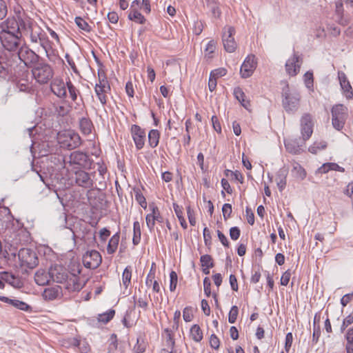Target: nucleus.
<instances>
[{"mask_svg":"<svg viewBox=\"0 0 353 353\" xmlns=\"http://www.w3.org/2000/svg\"><path fill=\"white\" fill-rule=\"evenodd\" d=\"M18 57L28 67H30L32 64H36L39 59V55L27 46L20 48Z\"/></svg>","mask_w":353,"mask_h":353,"instance_id":"nucleus-10","label":"nucleus"},{"mask_svg":"<svg viewBox=\"0 0 353 353\" xmlns=\"http://www.w3.org/2000/svg\"><path fill=\"white\" fill-rule=\"evenodd\" d=\"M241 231L237 227H232L230 230V236L232 240H237L240 236Z\"/></svg>","mask_w":353,"mask_h":353,"instance_id":"nucleus-55","label":"nucleus"},{"mask_svg":"<svg viewBox=\"0 0 353 353\" xmlns=\"http://www.w3.org/2000/svg\"><path fill=\"white\" fill-rule=\"evenodd\" d=\"M331 113L333 128L339 131L342 130L347 117V107L343 104H336L332 107Z\"/></svg>","mask_w":353,"mask_h":353,"instance_id":"nucleus-4","label":"nucleus"},{"mask_svg":"<svg viewBox=\"0 0 353 353\" xmlns=\"http://www.w3.org/2000/svg\"><path fill=\"white\" fill-rule=\"evenodd\" d=\"M61 296L62 290L59 285L46 288L43 293L44 299L48 301H53L57 299H59L61 297Z\"/></svg>","mask_w":353,"mask_h":353,"instance_id":"nucleus-22","label":"nucleus"},{"mask_svg":"<svg viewBox=\"0 0 353 353\" xmlns=\"http://www.w3.org/2000/svg\"><path fill=\"white\" fill-rule=\"evenodd\" d=\"M210 286H211V283H210L209 278L205 277L203 279V289H204V292L207 296H210L211 294Z\"/></svg>","mask_w":353,"mask_h":353,"instance_id":"nucleus-57","label":"nucleus"},{"mask_svg":"<svg viewBox=\"0 0 353 353\" xmlns=\"http://www.w3.org/2000/svg\"><path fill=\"white\" fill-rule=\"evenodd\" d=\"M22 23V19L18 21L14 17H9L1 24V31L9 32L11 34H21L20 27Z\"/></svg>","mask_w":353,"mask_h":353,"instance_id":"nucleus-16","label":"nucleus"},{"mask_svg":"<svg viewBox=\"0 0 353 353\" xmlns=\"http://www.w3.org/2000/svg\"><path fill=\"white\" fill-rule=\"evenodd\" d=\"M131 277L132 270L130 268L126 267L122 275V282L125 288H128L129 284L130 283Z\"/></svg>","mask_w":353,"mask_h":353,"instance_id":"nucleus-41","label":"nucleus"},{"mask_svg":"<svg viewBox=\"0 0 353 353\" xmlns=\"http://www.w3.org/2000/svg\"><path fill=\"white\" fill-rule=\"evenodd\" d=\"M75 175L74 179L76 184L85 189H92L94 185V181L91 179L89 173L79 169L73 171Z\"/></svg>","mask_w":353,"mask_h":353,"instance_id":"nucleus-14","label":"nucleus"},{"mask_svg":"<svg viewBox=\"0 0 353 353\" xmlns=\"http://www.w3.org/2000/svg\"><path fill=\"white\" fill-rule=\"evenodd\" d=\"M35 80L40 84L47 83L52 79L54 72L51 66L46 63L37 62L32 69Z\"/></svg>","mask_w":353,"mask_h":353,"instance_id":"nucleus-3","label":"nucleus"},{"mask_svg":"<svg viewBox=\"0 0 353 353\" xmlns=\"http://www.w3.org/2000/svg\"><path fill=\"white\" fill-rule=\"evenodd\" d=\"M101 261V256L96 250L88 251L83 256V263L87 268L96 269L100 265Z\"/></svg>","mask_w":353,"mask_h":353,"instance_id":"nucleus-11","label":"nucleus"},{"mask_svg":"<svg viewBox=\"0 0 353 353\" xmlns=\"http://www.w3.org/2000/svg\"><path fill=\"white\" fill-rule=\"evenodd\" d=\"M30 40L32 43H39L46 52L51 48L50 42L46 32L39 26L31 27Z\"/></svg>","mask_w":353,"mask_h":353,"instance_id":"nucleus-7","label":"nucleus"},{"mask_svg":"<svg viewBox=\"0 0 353 353\" xmlns=\"http://www.w3.org/2000/svg\"><path fill=\"white\" fill-rule=\"evenodd\" d=\"M19 265L23 270L33 269L39 264L37 254L32 249L21 248L18 252Z\"/></svg>","mask_w":353,"mask_h":353,"instance_id":"nucleus-2","label":"nucleus"},{"mask_svg":"<svg viewBox=\"0 0 353 353\" xmlns=\"http://www.w3.org/2000/svg\"><path fill=\"white\" fill-rule=\"evenodd\" d=\"M327 147V143L324 141H316L309 147L308 150L312 154H316L320 150H324Z\"/></svg>","mask_w":353,"mask_h":353,"instance_id":"nucleus-35","label":"nucleus"},{"mask_svg":"<svg viewBox=\"0 0 353 353\" xmlns=\"http://www.w3.org/2000/svg\"><path fill=\"white\" fill-rule=\"evenodd\" d=\"M210 346L217 350L219 347L220 341L219 338L215 334H212L210 339Z\"/></svg>","mask_w":353,"mask_h":353,"instance_id":"nucleus-58","label":"nucleus"},{"mask_svg":"<svg viewBox=\"0 0 353 353\" xmlns=\"http://www.w3.org/2000/svg\"><path fill=\"white\" fill-rule=\"evenodd\" d=\"M330 170H336L341 172H344L345 169L335 163H325L323 164L319 169L318 172L321 174H325Z\"/></svg>","mask_w":353,"mask_h":353,"instance_id":"nucleus-28","label":"nucleus"},{"mask_svg":"<svg viewBox=\"0 0 353 353\" xmlns=\"http://www.w3.org/2000/svg\"><path fill=\"white\" fill-rule=\"evenodd\" d=\"M128 18L131 21H134L139 23H143L145 21L144 17L137 10H132L129 14Z\"/></svg>","mask_w":353,"mask_h":353,"instance_id":"nucleus-36","label":"nucleus"},{"mask_svg":"<svg viewBox=\"0 0 353 353\" xmlns=\"http://www.w3.org/2000/svg\"><path fill=\"white\" fill-rule=\"evenodd\" d=\"M183 318L185 322H190L193 319V314L192 308L190 307H186L183 311Z\"/></svg>","mask_w":353,"mask_h":353,"instance_id":"nucleus-50","label":"nucleus"},{"mask_svg":"<svg viewBox=\"0 0 353 353\" xmlns=\"http://www.w3.org/2000/svg\"><path fill=\"white\" fill-rule=\"evenodd\" d=\"M234 94L242 106L248 110L250 107V101L246 99V96L242 89L240 88H236L234 90Z\"/></svg>","mask_w":353,"mask_h":353,"instance_id":"nucleus-27","label":"nucleus"},{"mask_svg":"<svg viewBox=\"0 0 353 353\" xmlns=\"http://www.w3.org/2000/svg\"><path fill=\"white\" fill-rule=\"evenodd\" d=\"M131 132L136 148L138 150L143 148L145 140V132L137 125H133L131 128Z\"/></svg>","mask_w":353,"mask_h":353,"instance_id":"nucleus-18","label":"nucleus"},{"mask_svg":"<svg viewBox=\"0 0 353 353\" xmlns=\"http://www.w3.org/2000/svg\"><path fill=\"white\" fill-rule=\"evenodd\" d=\"M160 133L157 130H151L148 133V142L150 147L156 148L159 142Z\"/></svg>","mask_w":353,"mask_h":353,"instance_id":"nucleus-32","label":"nucleus"},{"mask_svg":"<svg viewBox=\"0 0 353 353\" xmlns=\"http://www.w3.org/2000/svg\"><path fill=\"white\" fill-rule=\"evenodd\" d=\"M232 211V205L230 204L225 203L223 205L222 212L225 220H227L228 218H230Z\"/></svg>","mask_w":353,"mask_h":353,"instance_id":"nucleus-52","label":"nucleus"},{"mask_svg":"<svg viewBox=\"0 0 353 353\" xmlns=\"http://www.w3.org/2000/svg\"><path fill=\"white\" fill-rule=\"evenodd\" d=\"M200 261L202 267L212 268L214 266L212 258L209 254H205L201 256Z\"/></svg>","mask_w":353,"mask_h":353,"instance_id":"nucleus-43","label":"nucleus"},{"mask_svg":"<svg viewBox=\"0 0 353 353\" xmlns=\"http://www.w3.org/2000/svg\"><path fill=\"white\" fill-rule=\"evenodd\" d=\"M63 162L64 168L68 170L73 165H78L80 168H85L90 165L88 156L80 151L72 152L68 159L63 160Z\"/></svg>","mask_w":353,"mask_h":353,"instance_id":"nucleus-5","label":"nucleus"},{"mask_svg":"<svg viewBox=\"0 0 353 353\" xmlns=\"http://www.w3.org/2000/svg\"><path fill=\"white\" fill-rule=\"evenodd\" d=\"M239 314V308L237 306L234 305L231 307V310L228 315V321L230 323H234L236 321Z\"/></svg>","mask_w":353,"mask_h":353,"instance_id":"nucleus-45","label":"nucleus"},{"mask_svg":"<svg viewBox=\"0 0 353 353\" xmlns=\"http://www.w3.org/2000/svg\"><path fill=\"white\" fill-rule=\"evenodd\" d=\"M12 305L23 311H29L31 309L30 306L28 304L17 299L12 300Z\"/></svg>","mask_w":353,"mask_h":353,"instance_id":"nucleus-44","label":"nucleus"},{"mask_svg":"<svg viewBox=\"0 0 353 353\" xmlns=\"http://www.w3.org/2000/svg\"><path fill=\"white\" fill-rule=\"evenodd\" d=\"M133 239L134 245H138L141 240V227L139 221H134L133 224Z\"/></svg>","mask_w":353,"mask_h":353,"instance_id":"nucleus-34","label":"nucleus"},{"mask_svg":"<svg viewBox=\"0 0 353 353\" xmlns=\"http://www.w3.org/2000/svg\"><path fill=\"white\" fill-rule=\"evenodd\" d=\"M170 290L171 292H173L175 290V289L176 288L177 281H178V276H177L176 273L174 271H172L170 273Z\"/></svg>","mask_w":353,"mask_h":353,"instance_id":"nucleus-47","label":"nucleus"},{"mask_svg":"<svg viewBox=\"0 0 353 353\" xmlns=\"http://www.w3.org/2000/svg\"><path fill=\"white\" fill-rule=\"evenodd\" d=\"M58 139L62 147L68 150L77 148L81 143L79 135L72 131L65 132L59 134Z\"/></svg>","mask_w":353,"mask_h":353,"instance_id":"nucleus-6","label":"nucleus"},{"mask_svg":"<svg viewBox=\"0 0 353 353\" xmlns=\"http://www.w3.org/2000/svg\"><path fill=\"white\" fill-rule=\"evenodd\" d=\"M282 97V105L287 113L294 114L298 111L301 97L297 90L287 86L283 90Z\"/></svg>","mask_w":353,"mask_h":353,"instance_id":"nucleus-1","label":"nucleus"},{"mask_svg":"<svg viewBox=\"0 0 353 353\" xmlns=\"http://www.w3.org/2000/svg\"><path fill=\"white\" fill-rule=\"evenodd\" d=\"M119 238L120 237L119 233H116L111 237L107 248V252L108 254H112L116 252L118 247Z\"/></svg>","mask_w":353,"mask_h":353,"instance_id":"nucleus-31","label":"nucleus"},{"mask_svg":"<svg viewBox=\"0 0 353 353\" xmlns=\"http://www.w3.org/2000/svg\"><path fill=\"white\" fill-rule=\"evenodd\" d=\"M216 50V42L214 40L210 41L205 49V55L209 58L212 57V54Z\"/></svg>","mask_w":353,"mask_h":353,"instance_id":"nucleus-46","label":"nucleus"},{"mask_svg":"<svg viewBox=\"0 0 353 353\" xmlns=\"http://www.w3.org/2000/svg\"><path fill=\"white\" fill-rule=\"evenodd\" d=\"M234 29L232 27L225 28L223 32V43L225 50L233 52L236 48V43L234 38Z\"/></svg>","mask_w":353,"mask_h":353,"instance_id":"nucleus-13","label":"nucleus"},{"mask_svg":"<svg viewBox=\"0 0 353 353\" xmlns=\"http://www.w3.org/2000/svg\"><path fill=\"white\" fill-rule=\"evenodd\" d=\"M8 13L7 3L4 0H0V20L6 17Z\"/></svg>","mask_w":353,"mask_h":353,"instance_id":"nucleus-53","label":"nucleus"},{"mask_svg":"<svg viewBox=\"0 0 353 353\" xmlns=\"http://www.w3.org/2000/svg\"><path fill=\"white\" fill-rule=\"evenodd\" d=\"M166 332H167V339H166L167 345L169 347V349L173 350L174 347V343H175L174 340L172 338V336L168 330H166Z\"/></svg>","mask_w":353,"mask_h":353,"instance_id":"nucleus-61","label":"nucleus"},{"mask_svg":"<svg viewBox=\"0 0 353 353\" xmlns=\"http://www.w3.org/2000/svg\"><path fill=\"white\" fill-rule=\"evenodd\" d=\"M314 122L309 113H304L301 118V133L304 141L308 140L313 133Z\"/></svg>","mask_w":353,"mask_h":353,"instance_id":"nucleus-9","label":"nucleus"},{"mask_svg":"<svg viewBox=\"0 0 353 353\" xmlns=\"http://www.w3.org/2000/svg\"><path fill=\"white\" fill-rule=\"evenodd\" d=\"M292 340H293L292 334L291 332L288 333L285 336V349L286 352H288L290 347L292 346Z\"/></svg>","mask_w":353,"mask_h":353,"instance_id":"nucleus-60","label":"nucleus"},{"mask_svg":"<svg viewBox=\"0 0 353 353\" xmlns=\"http://www.w3.org/2000/svg\"><path fill=\"white\" fill-rule=\"evenodd\" d=\"M2 278H3V280H4L6 283L10 284V285L13 286L14 288H20L22 286L21 281L12 274L5 272L2 275Z\"/></svg>","mask_w":353,"mask_h":353,"instance_id":"nucleus-29","label":"nucleus"},{"mask_svg":"<svg viewBox=\"0 0 353 353\" xmlns=\"http://www.w3.org/2000/svg\"><path fill=\"white\" fill-rule=\"evenodd\" d=\"M190 335L192 339L196 342H199L203 339V332L200 327L196 324L192 326L190 329Z\"/></svg>","mask_w":353,"mask_h":353,"instance_id":"nucleus-33","label":"nucleus"},{"mask_svg":"<svg viewBox=\"0 0 353 353\" xmlns=\"http://www.w3.org/2000/svg\"><path fill=\"white\" fill-rule=\"evenodd\" d=\"M115 311L114 310H109L106 312L99 314L98 321L103 323L109 322L114 316Z\"/></svg>","mask_w":353,"mask_h":353,"instance_id":"nucleus-39","label":"nucleus"},{"mask_svg":"<svg viewBox=\"0 0 353 353\" xmlns=\"http://www.w3.org/2000/svg\"><path fill=\"white\" fill-rule=\"evenodd\" d=\"M334 10L336 21L342 26L347 25L348 20L343 16V4L341 1H336Z\"/></svg>","mask_w":353,"mask_h":353,"instance_id":"nucleus-25","label":"nucleus"},{"mask_svg":"<svg viewBox=\"0 0 353 353\" xmlns=\"http://www.w3.org/2000/svg\"><path fill=\"white\" fill-rule=\"evenodd\" d=\"M145 221L148 228L150 231H152L155 225V220L152 212L147 214L145 217Z\"/></svg>","mask_w":353,"mask_h":353,"instance_id":"nucleus-51","label":"nucleus"},{"mask_svg":"<svg viewBox=\"0 0 353 353\" xmlns=\"http://www.w3.org/2000/svg\"><path fill=\"white\" fill-rule=\"evenodd\" d=\"M287 175L288 171L285 169H281L276 173L275 181L281 192L285 188Z\"/></svg>","mask_w":353,"mask_h":353,"instance_id":"nucleus-26","label":"nucleus"},{"mask_svg":"<svg viewBox=\"0 0 353 353\" xmlns=\"http://www.w3.org/2000/svg\"><path fill=\"white\" fill-rule=\"evenodd\" d=\"M99 82L96 84L94 88L95 93L102 105L107 102L106 93L110 90V86L105 77H101L99 73Z\"/></svg>","mask_w":353,"mask_h":353,"instance_id":"nucleus-12","label":"nucleus"},{"mask_svg":"<svg viewBox=\"0 0 353 353\" xmlns=\"http://www.w3.org/2000/svg\"><path fill=\"white\" fill-rule=\"evenodd\" d=\"M344 194L353 199V181L347 185Z\"/></svg>","mask_w":353,"mask_h":353,"instance_id":"nucleus-64","label":"nucleus"},{"mask_svg":"<svg viewBox=\"0 0 353 353\" xmlns=\"http://www.w3.org/2000/svg\"><path fill=\"white\" fill-rule=\"evenodd\" d=\"M65 282L66 283L65 288L69 291H79L84 285L80 282L79 278L75 275H70Z\"/></svg>","mask_w":353,"mask_h":353,"instance_id":"nucleus-23","label":"nucleus"},{"mask_svg":"<svg viewBox=\"0 0 353 353\" xmlns=\"http://www.w3.org/2000/svg\"><path fill=\"white\" fill-rule=\"evenodd\" d=\"M290 277H291L290 272L289 270L285 271L281 276V284L282 285L286 286L290 281Z\"/></svg>","mask_w":353,"mask_h":353,"instance_id":"nucleus-59","label":"nucleus"},{"mask_svg":"<svg viewBox=\"0 0 353 353\" xmlns=\"http://www.w3.org/2000/svg\"><path fill=\"white\" fill-rule=\"evenodd\" d=\"M301 63L300 57L296 54H294L293 57L290 58L285 63L288 74L290 76L296 75L300 70Z\"/></svg>","mask_w":353,"mask_h":353,"instance_id":"nucleus-19","label":"nucleus"},{"mask_svg":"<svg viewBox=\"0 0 353 353\" xmlns=\"http://www.w3.org/2000/svg\"><path fill=\"white\" fill-rule=\"evenodd\" d=\"M74 21L77 26L82 30H84L87 32H90L92 30L90 26L81 17H75Z\"/></svg>","mask_w":353,"mask_h":353,"instance_id":"nucleus-40","label":"nucleus"},{"mask_svg":"<svg viewBox=\"0 0 353 353\" xmlns=\"http://www.w3.org/2000/svg\"><path fill=\"white\" fill-rule=\"evenodd\" d=\"M133 350L135 353H143L145 350V347L144 343H140V339H137V343L134 346Z\"/></svg>","mask_w":353,"mask_h":353,"instance_id":"nucleus-56","label":"nucleus"},{"mask_svg":"<svg viewBox=\"0 0 353 353\" xmlns=\"http://www.w3.org/2000/svg\"><path fill=\"white\" fill-rule=\"evenodd\" d=\"M211 120H212V125H213L214 130H216L219 133H221V126L218 120V118L216 116H212Z\"/></svg>","mask_w":353,"mask_h":353,"instance_id":"nucleus-62","label":"nucleus"},{"mask_svg":"<svg viewBox=\"0 0 353 353\" xmlns=\"http://www.w3.org/2000/svg\"><path fill=\"white\" fill-rule=\"evenodd\" d=\"M225 174L228 176H229V174H230V176L232 178H234L235 180L239 181L241 183H243V176L240 172H239L237 170L233 172V171L227 170H225Z\"/></svg>","mask_w":353,"mask_h":353,"instance_id":"nucleus-49","label":"nucleus"},{"mask_svg":"<svg viewBox=\"0 0 353 353\" xmlns=\"http://www.w3.org/2000/svg\"><path fill=\"white\" fill-rule=\"evenodd\" d=\"M227 70L225 68H218L211 72L210 75L212 77H215L218 79L219 77H223L226 74Z\"/></svg>","mask_w":353,"mask_h":353,"instance_id":"nucleus-54","label":"nucleus"},{"mask_svg":"<svg viewBox=\"0 0 353 353\" xmlns=\"http://www.w3.org/2000/svg\"><path fill=\"white\" fill-rule=\"evenodd\" d=\"M338 78L340 83L341 89L345 94V97L348 99L353 98V90L352 88L348 81L345 74L342 71L338 72Z\"/></svg>","mask_w":353,"mask_h":353,"instance_id":"nucleus-20","label":"nucleus"},{"mask_svg":"<svg viewBox=\"0 0 353 353\" xmlns=\"http://www.w3.org/2000/svg\"><path fill=\"white\" fill-rule=\"evenodd\" d=\"M256 60L254 55H249L243 63L240 73L243 78L250 77L256 68Z\"/></svg>","mask_w":353,"mask_h":353,"instance_id":"nucleus-17","label":"nucleus"},{"mask_svg":"<svg viewBox=\"0 0 353 353\" xmlns=\"http://www.w3.org/2000/svg\"><path fill=\"white\" fill-rule=\"evenodd\" d=\"M293 171L295 172L296 176L301 180L304 179L306 176L305 170L299 164L294 166Z\"/></svg>","mask_w":353,"mask_h":353,"instance_id":"nucleus-48","label":"nucleus"},{"mask_svg":"<svg viewBox=\"0 0 353 353\" xmlns=\"http://www.w3.org/2000/svg\"><path fill=\"white\" fill-rule=\"evenodd\" d=\"M285 147L289 152L292 154H297L301 150L299 145L293 140L285 141Z\"/></svg>","mask_w":353,"mask_h":353,"instance_id":"nucleus-37","label":"nucleus"},{"mask_svg":"<svg viewBox=\"0 0 353 353\" xmlns=\"http://www.w3.org/2000/svg\"><path fill=\"white\" fill-rule=\"evenodd\" d=\"M134 197L136 201L139 203V204L145 209L147 208V202L145 196L141 193L139 188H134Z\"/></svg>","mask_w":353,"mask_h":353,"instance_id":"nucleus-38","label":"nucleus"},{"mask_svg":"<svg viewBox=\"0 0 353 353\" xmlns=\"http://www.w3.org/2000/svg\"><path fill=\"white\" fill-rule=\"evenodd\" d=\"M21 34H11L9 32H0V41L3 47L8 51L16 50L19 44Z\"/></svg>","mask_w":353,"mask_h":353,"instance_id":"nucleus-8","label":"nucleus"},{"mask_svg":"<svg viewBox=\"0 0 353 353\" xmlns=\"http://www.w3.org/2000/svg\"><path fill=\"white\" fill-rule=\"evenodd\" d=\"M66 85L69 92L70 98L73 101L77 99V95L79 94L78 89L70 81L66 83Z\"/></svg>","mask_w":353,"mask_h":353,"instance_id":"nucleus-42","label":"nucleus"},{"mask_svg":"<svg viewBox=\"0 0 353 353\" xmlns=\"http://www.w3.org/2000/svg\"><path fill=\"white\" fill-rule=\"evenodd\" d=\"M79 127L82 133L89 134L92 132L93 125L90 119L83 117L80 119Z\"/></svg>","mask_w":353,"mask_h":353,"instance_id":"nucleus-30","label":"nucleus"},{"mask_svg":"<svg viewBox=\"0 0 353 353\" xmlns=\"http://www.w3.org/2000/svg\"><path fill=\"white\" fill-rule=\"evenodd\" d=\"M50 279L57 283H63L69 276L67 270L61 265H55L49 269Z\"/></svg>","mask_w":353,"mask_h":353,"instance_id":"nucleus-15","label":"nucleus"},{"mask_svg":"<svg viewBox=\"0 0 353 353\" xmlns=\"http://www.w3.org/2000/svg\"><path fill=\"white\" fill-rule=\"evenodd\" d=\"M50 274L43 269L38 270L34 274V281L39 285H45L49 283L50 281Z\"/></svg>","mask_w":353,"mask_h":353,"instance_id":"nucleus-24","label":"nucleus"},{"mask_svg":"<svg viewBox=\"0 0 353 353\" xmlns=\"http://www.w3.org/2000/svg\"><path fill=\"white\" fill-rule=\"evenodd\" d=\"M51 91L59 98L66 97V88L65 83L59 79H55L50 85Z\"/></svg>","mask_w":353,"mask_h":353,"instance_id":"nucleus-21","label":"nucleus"},{"mask_svg":"<svg viewBox=\"0 0 353 353\" xmlns=\"http://www.w3.org/2000/svg\"><path fill=\"white\" fill-rule=\"evenodd\" d=\"M353 323V316L349 315L347 316L343 322V324L341 325V332H343L345 329L350 325H351Z\"/></svg>","mask_w":353,"mask_h":353,"instance_id":"nucleus-63","label":"nucleus"}]
</instances>
